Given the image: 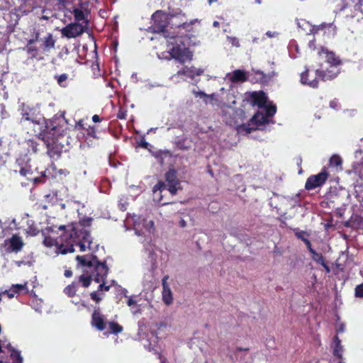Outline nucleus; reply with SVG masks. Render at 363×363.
Instances as JSON below:
<instances>
[{"instance_id":"1","label":"nucleus","mask_w":363,"mask_h":363,"mask_svg":"<svg viewBox=\"0 0 363 363\" xmlns=\"http://www.w3.org/2000/svg\"><path fill=\"white\" fill-rule=\"evenodd\" d=\"M61 230L62 244L59 247V252L62 255L72 253L74 252V247L75 245L79 247L81 252L86 250V243L88 244L87 247L92 249V240L89 231L84 228L78 229L72 224L70 225H61L58 227L52 225L47 228V230L50 233H55L56 229Z\"/></svg>"},{"instance_id":"2","label":"nucleus","mask_w":363,"mask_h":363,"mask_svg":"<svg viewBox=\"0 0 363 363\" xmlns=\"http://www.w3.org/2000/svg\"><path fill=\"white\" fill-rule=\"evenodd\" d=\"M76 260L78 265L82 267H94V281L100 284L96 291L90 293V298L96 303H99L104 297L103 292L108 291L111 289L110 285L105 284V280L109 272L106 262L99 261L97 257L94 255H77Z\"/></svg>"},{"instance_id":"3","label":"nucleus","mask_w":363,"mask_h":363,"mask_svg":"<svg viewBox=\"0 0 363 363\" xmlns=\"http://www.w3.org/2000/svg\"><path fill=\"white\" fill-rule=\"evenodd\" d=\"M165 182L158 181L152 189L153 200L161 205L168 204L169 202L164 199L163 192L167 190L172 196L177 194L181 189L180 181L177 178V171L172 168L164 174Z\"/></svg>"},{"instance_id":"4","label":"nucleus","mask_w":363,"mask_h":363,"mask_svg":"<svg viewBox=\"0 0 363 363\" xmlns=\"http://www.w3.org/2000/svg\"><path fill=\"white\" fill-rule=\"evenodd\" d=\"M169 24L168 16L167 14L161 11H156L151 17V26L149 27V32L152 33H162L164 37L169 38V43L174 44L175 42L177 43V37L170 35L167 30V27Z\"/></svg>"},{"instance_id":"5","label":"nucleus","mask_w":363,"mask_h":363,"mask_svg":"<svg viewBox=\"0 0 363 363\" xmlns=\"http://www.w3.org/2000/svg\"><path fill=\"white\" fill-rule=\"evenodd\" d=\"M308 69H306L301 74V82L303 84H306L312 88H317L318 86V79L322 81L332 80L337 76L338 72L334 69H327L325 70L316 69L315 78L313 79H309L308 78Z\"/></svg>"},{"instance_id":"6","label":"nucleus","mask_w":363,"mask_h":363,"mask_svg":"<svg viewBox=\"0 0 363 363\" xmlns=\"http://www.w3.org/2000/svg\"><path fill=\"white\" fill-rule=\"evenodd\" d=\"M50 134V133H40L41 140L46 146L49 157L58 160L62 155L63 146L57 143L55 137H51Z\"/></svg>"},{"instance_id":"7","label":"nucleus","mask_w":363,"mask_h":363,"mask_svg":"<svg viewBox=\"0 0 363 363\" xmlns=\"http://www.w3.org/2000/svg\"><path fill=\"white\" fill-rule=\"evenodd\" d=\"M21 160H18L17 162L19 166V173L21 176L26 177L28 180L33 181L35 184L40 183L43 179L41 177H38L35 174L37 172V168L33 169L30 164V160H28L27 162H21Z\"/></svg>"},{"instance_id":"8","label":"nucleus","mask_w":363,"mask_h":363,"mask_svg":"<svg viewBox=\"0 0 363 363\" xmlns=\"http://www.w3.org/2000/svg\"><path fill=\"white\" fill-rule=\"evenodd\" d=\"M322 33L323 36L334 37L337 28L333 23H322L320 25H310L309 34L316 35Z\"/></svg>"},{"instance_id":"9","label":"nucleus","mask_w":363,"mask_h":363,"mask_svg":"<svg viewBox=\"0 0 363 363\" xmlns=\"http://www.w3.org/2000/svg\"><path fill=\"white\" fill-rule=\"evenodd\" d=\"M329 174L325 168L318 174L310 176L305 184V189L306 190H313L317 187L323 186L327 181Z\"/></svg>"},{"instance_id":"10","label":"nucleus","mask_w":363,"mask_h":363,"mask_svg":"<svg viewBox=\"0 0 363 363\" xmlns=\"http://www.w3.org/2000/svg\"><path fill=\"white\" fill-rule=\"evenodd\" d=\"M21 121H30L34 124H40L44 120L40 112L34 107L23 105L21 109Z\"/></svg>"},{"instance_id":"11","label":"nucleus","mask_w":363,"mask_h":363,"mask_svg":"<svg viewBox=\"0 0 363 363\" xmlns=\"http://www.w3.org/2000/svg\"><path fill=\"white\" fill-rule=\"evenodd\" d=\"M86 28V26L80 23H71L62 28L61 34L67 38H74L81 35Z\"/></svg>"},{"instance_id":"12","label":"nucleus","mask_w":363,"mask_h":363,"mask_svg":"<svg viewBox=\"0 0 363 363\" xmlns=\"http://www.w3.org/2000/svg\"><path fill=\"white\" fill-rule=\"evenodd\" d=\"M40 42L39 49L43 54L50 53L55 48L56 39L50 33H47L43 38L39 39Z\"/></svg>"},{"instance_id":"13","label":"nucleus","mask_w":363,"mask_h":363,"mask_svg":"<svg viewBox=\"0 0 363 363\" xmlns=\"http://www.w3.org/2000/svg\"><path fill=\"white\" fill-rule=\"evenodd\" d=\"M318 54L321 59L324 60L331 66H337L341 64V60L340 57H337L335 52L329 51L325 48L322 47L318 50Z\"/></svg>"},{"instance_id":"14","label":"nucleus","mask_w":363,"mask_h":363,"mask_svg":"<svg viewBox=\"0 0 363 363\" xmlns=\"http://www.w3.org/2000/svg\"><path fill=\"white\" fill-rule=\"evenodd\" d=\"M91 324L99 331H103L106 327L104 316L101 314L99 308H95L91 315Z\"/></svg>"},{"instance_id":"15","label":"nucleus","mask_w":363,"mask_h":363,"mask_svg":"<svg viewBox=\"0 0 363 363\" xmlns=\"http://www.w3.org/2000/svg\"><path fill=\"white\" fill-rule=\"evenodd\" d=\"M9 244V250L10 252H18L24 246V242L21 236L14 234L9 239L5 240V245Z\"/></svg>"},{"instance_id":"16","label":"nucleus","mask_w":363,"mask_h":363,"mask_svg":"<svg viewBox=\"0 0 363 363\" xmlns=\"http://www.w3.org/2000/svg\"><path fill=\"white\" fill-rule=\"evenodd\" d=\"M250 97L253 105H257L259 108H264L266 106L267 96L263 91H253L251 94Z\"/></svg>"},{"instance_id":"17","label":"nucleus","mask_w":363,"mask_h":363,"mask_svg":"<svg viewBox=\"0 0 363 363\" xmlns=\"http://www.w3.org/2000/svg\"><path fill=\"white\" fill-rule=\"evenodd\" d=\"M168 279L169 276L167 275L162 280V300L166 305H170L173 301L172 293L167 281Z\"/></svg>"},{"instance_id":"18","label":"nucleus","mask_w":363,"mask_h":363,"mask_svg":"<svg viewBox=\"0 0 363 363\" xmlns=\"http://www.w3.org/2000/svg\"><path fill=\"white\" fill-rule=\"evenodd\" d=\"M203 73V70L199 68H196L195 67H184L183 69L179 70L177 72V75L182 76L185 75L190 78H194L196 76H201Z\"/></svg>"},{"instance_id":"19","label":"nucleus","mask_w":363,"mask_h":363,"mask_svg":"<svg viewBox=\"0 0 363 363\" xmlns=\"http://www.w3.org/2000/svg\"><path fill=\"white\" fill-rule=\"evenodd\" d=\"M333 354L338 359L337 363H344L342 362L343 347L341 345V340L337 335H335L333 340Z\"/></svg>"},{"instance_id":"20","label":"nucleus","mask_w":363,"mask_h":363,"mask_svg":"<svg viewBox=\"0 0 363 363\" xmlns=\"http://www.w3.org/2000/svg\"><path fill=\"white\" fill-rule=\"evenodd\" d=\"M39 33H37L35 34V38L33 39H30L25 47L24 50H26L27 53L31 55L32 58H37L38 55L39 48H37L33 44L38 41Z\"/></svg>"},{"instance_id":"21","label":"nucleus","mask_w":363,"mask_h":363,"mask_svg":"<svg viewBox=\"0 0 363 363\" xmlns=\"http://www.w3.org/2000/svg\"><path fill=\"white\" fill-rule=\"evenodd\" d=\"M247 79L246 72L244 70L235 69L232 76L230 77V81L233 83L244 82Z\"/></svg>"},{"instance_id":"22","label":"nucleus","mask_w":363,"mask_h":363,"mask_svg":"<svg viewBox=\"0 0 363 363\" xmlns=\"http://www.w3.org/2000/svg\"><path fill=\"white\" fill-rule=\"evenodd\" d=\"M62 242L61 240V235H60L59 238H53L50 236H45L43 240V244L46 247H51L52 246H57L59 253H60L59 252V247L62 244Z\"/></svg>"},{"instance_id":"23","label":"nucleus","mask_w":363,"mask_h":363,"mask_svg":"<svg viewBox=\"0 0 363 363\" xmlns=\"http://www.w3.org/2000/svg\"><path fill=\"white\" fill-rule=\"evenodd\" d=\"M363 4V0H346L345 4L341 8V11L348 7H353L355 11H362L361 7Z\"/></svg>"},{"instance_id":"24","label":"nucleus","mask_w":363,"mask_h":363,"mask_svg":"<svg viewBox=\"0 0 363 363\" xmlns=\"http://www.w3.org/2000/svg\"><path fill=\"white\" fill-rule=\"evenodd\" d=\"M154 156L157 159V162L160 164L162 165L164 163V159L172 157V153L169 150H160L156 152L154 154Z\"/></svg>"},{"instance_id":"25","label":"nucleus","mask_w":363,"mask_h":363,"mask_svg":"<svg viewBox=\"0 0 363 363\" xmlns=\"http://www.w3.org/2000/svg\"><path fill=\"white\" fill-rule=\"evenodd\" d=\"M268 121L267 116L260 112H257L250 119V122L256 125H261Z\"/></svg>"},{"instance_id":"26","label":"nucleus","mask_w":363,"mask_h":363,"mask_svg":"<svg viewBox=\"0 0 363 363\" xmlns=\"http://www.w3.org/2000/svg\"><path fill=\"white\" fill-rule=\"evenodd\" d=\"M171 56L179 61H183L182 57H184V49L180 47V45H177L176 46H173L171 50L169 51Z\"/></svg>"},{"instance_id":"27","label":"nucleus","mask_w":363,"mask_h":363,"mask_svg":"<svg viewBox=\"0 0 363 363\" xmlns=\"http://www.w3.org/2000/svg\"><path fill=\"white\" fill-rule=\"evenodd\" d=\"M11 352L10 358L12 360V363H23V357L21 354V352L11 347L9 348Z\"/></svg>"},{"instance_id":"28","label":"nucleus","mask_w":363,"mask_h":363,"mask_svg":"<svg viewBox=\"0 0 363 363\" xmlns=\"http://www.w3.org/2000/svg\"><path fill=\"white\" fill-rule=\"evenodd\" d=\"M87 268L89 269V270L91 272V274L89 276H85V275L82 274L79 278V282H81L82 285L86 288L89 286V285L91 284V280L92 279L94 280L93 272H94V267H87Z\"/></svg>"},{"instance_id":"29","label":"nucleus","mask_w":363,"mask_h":363,"mask_svg":"<svg viewBox=\"0 0 363 363\" xmlns=\"http://www.w3.org/2000/svg\"><path fill=\"white\" fill-rule=\"evenodd\" d=\"M108 328H109L108 333H110V334L118 335V334L121 333L123 330V328L122 325H121L120 324H118V323L114 322V321L108 322Z\"/></svg>"},{"instance_id":"30","label":"nucleus","mask_w":363,"mask_h":363,"mask_svg":"<svg viewBox=\"0 0 363 363\" xmlns=\"http://www.w3.org/2000/svg\"><path fill=\"white\" fill-rule=\"evenodd\" d=\"M72 13L76 21L75 23H79L80 21H84L86 25L87 24L88 21H85V14L81 9L74 8L72 11Z\"/></svg>"},{"instance_id":"31","label":"nucleus","mask_w":363,"mask_h":363,"mask_svg":"<svg viewBox=\"0 0 363 363\" xmlns=\"http://www.w3.org/2000/svg\"><path fill=\"white\" fill-rule=\"evenodd\" d=\"M57 126L55 124V121H50L46 123L45 130L42 133H50V136L55 137L57 133Z\"/></svg>"},{"instance_id":"32","label":"nucleus","mask_w":363,"mask_h":363,"mask_svg":"<svg viewBox=\"0 0 363 363\" xmlns=\"http://www.w3.org/2000/svg\"><path fill=\"white\" fill-rule=\"evenodd\" d=\"M354 173L357 175L360 179H363V160L360 162H356L352 165Z\"/></svg>"},{"instance_id":"33","label":"nucleus","mask_w":363,"mask_h":363,"mask_svg":"<svg viewBox=\"0 0 363 363\" xmlns=\"http://www.w3.org/2000/svg\"><path fill=\"white\" fill-rule=\"evenodd\" d=\"M77 285L74 282L67 286L64 289V293L69 297L72 298L76 295Z\"/></svg>"},{"instance_id":"34","label":"nucleus","mask_w":363,"mask_h":363,"mask_svg":"<svg viewBox=\"0 0 363 363\" xmlns=\"http://www.w3.org/2000/svg\"><path fill=\"white\" fill-rule=\"evenodd\" d=\"M186 141H187V139L186 138H182L178 139L175 142V145L179 150H187L189 149L190 145H186Z\"/></svg>"},{"instance_id":"35","label":"nucleus","mask_w":363,"mask_h":363,"mask_svg":"<svg viewBox=\"0 0 363 363\" xmlns=\"http://www.w3.org/2000/svg\"><path fill=\"white\" fill-rule=\"evenodd\" d=\"M311 255L313 260L319 264H323L324 262L325 261V259L323 257V255L321 253L317 252L316 251L311 254Z\"/></svg>"},{"instance_id":"36","label":"nucleus","mask_w":363,"mask_h":363,"mask_svg":"<svg viewBox=\"0 0 363 363\" xmlns=\"http://www.w3.org/2000/svg\"><path fill=\"white\" fill-rule=\"evenodd\" d=\"M266 114L267 118L273 116L277 112V107L275 105H269L266 106Z\"/></svg>"},{"instance_id":"37","label":"nucleus","mask_w":363,"mask_h":363,"mask_svg":"<svg viewBox=\"0 0 363 363\" xmlns=\"http://www.w3.org/2000/svg\"><path fill=\"white\" fill-rule=\"evenodd\" d=\"M27 145H28V147L30 148L31 150L34 153H36L38 151V143L36 141H35L33 139H29L27 141Z\"/></svg>"},{"instance_id":"38","label":"nucleus","mask_w":363,"mask_h":363,"mask_svg":"<svg viewBox=\"0 0 363 363\" xmlns=\"http://www.w3.org/2000/svg\"><path fill=\"white\" fill-rule=\"evenodd\" d=\"M227 40L233 47L239 48L240 46L239 39L235 36H227Z\"/></svg>"},{"instance_id":"39","label":"nucleus","mask_w":363,"mask_h":363,"mask_svg":"<svg viewBox=\"0 0 363 363\" xmlns=\"http://www.w3.org/2000/svg\"><path fill=\"white\" fill-rule=\"evenodd\" d=\"M86 134L93 138H96V129L95 126L89 125L85 129Z\"/></svg>"},{"instance_id":"40","label":"nucleus","mask_w":363,"mask_h":363,"mask_svg":"<svg viewBox=\"0 0 363 363\" xmlns=\"http://www.w3.org/2000/svg\"><path fill=\"white\" fill-rule=\"evenodd\" d=\"M55 78L57 79V83L61 86H65L63 82H66L68 79V75L67 74H62L60 75L55 76Z\"/></svg>"},{"instance_id":"41","label":"nucleus","mask_w":363,"mask_h":363,"mask_svg":"<svg viewBox=\"0 0 363 363\" xmlns=\"http://www.w3.org/2000/svg\"><path fill=\"white\" fill-rule=\"evenodd\" d=\"M330 162L332 165L339 166L342 164L341 158L337 155H333L330 160Z\"/></svg>"},{"instance_id":"42","label":"nucleus","mask_w":363,"mask_h":363,"mask_svg":"<svg viewBox=\"0 0 363 363\" xmlns=\"http://www.w3.org/2000/svg\"><path fill=\"white\" fill-rule=\"evenodd\" d=\"M355 296L363 298V283L359 284L355 288Z\"/></svg>"},{"instance_id":"43","label":"nucleus","mask_w":363,"mask_h":363,"mask_svg":"<svg viewBox=\"0 0 363 363\" xmlns=\"http://www.w3.org/2000/svg\"><path fill=\"white\" fill-rule=\"evenodd\" d=\"M306 234V232L305 231H303V230H298V229H296V232H295V235L297 238L301 240L302 241H303V240H306L307 238H306L304 237V235Z\"/></svg>"},{"instance_id":"44","label":"nucleus","mask_w":363,"mask_h":363,"mask_svg":"<svg viewBox=\"0 0 363 363\" xmlns=\"http://www.w3.org/2000/svg\"><path fill=\"white\" fill-rule=\"evenodd\" d=\"M303 242L306 244L311 254H313L315 251L314 249L312 248L311 243L308 239L303 240Z\"/></svg>"},{"instance_id":"45","label":"nucleus","mask_w":363,"mask_h":363,"mask_svg":"<svg viewBox=\"0 0 363 363\" xmlns=\"http://www.w3.org/2000/svg\"><path fill=\"white\" fill-rule=\"evenodd\" d=\"M117 118L118 119H125L126 111L121 108L117 113Z\"/></svg>"},{"instance_id":"46","label":"nucleus","mask_w":363,"mask_h":363,"mask_svg":"<svg viewBox=\"0 0 363 363\" xmlns=\"http://www.w3.org/2000/svg\"><path fill=\"white\" fill-rule=\"evenodd\" d=\"M193 93L196 97H198V96L207 97V96H208V94H206V93H204L203 91H196L194 90Z\"/></svg>"},{"instance_id":"47","label":"nucleus","mask_w":363,"mask_h":363,"mask_svg":"<svg viewBox=\"0 0 363 363\" xmlns=\"http://www.w3.org/2000/svg\"><path fill=\"white\" fill-rule=\"evenodd\" d=\"M91 221H92V218H85V219L82 220L81 223L83 226H90Z\"/></svg>"},{"instance_id":"48","label":"nucleus","mask_w":363,"mask_h":363,"mask_svg":"<svg viewBox=\"0 0 363 363\" xmlns=\"http://www.w3.org/2000/svg\"><path fill=\"white\" fill-rule=\"evenodd\" d=\"M77 128L79 130H85L86 127H84V123L82 120H80L77 122L76 125Z\"/></svg>"},{"instance_id":"49","label":"nucleus","mask_w":363,"mask_h":363,"mask_svg":"<svg viewBox=\"0 0 363 363\" xmlns=\"http://www.w3.org/2000/svg\"><path fill=\"white\" fill-rule=\"evenodd\" d=\"M4 228L3 226L2 222L0 220V238H4Z\"/></svg>"},{"instance_id":"50","label":"nucleus","mask_w":363,"mask_h":363,"mask_svg":"<svg viewBox=\"0 0 363 363\" xmlns=\"http://www.w3.org/2000/svg\"><path fill=\"white\" fill-rule=\"evenodd\" d=\"M92 121L94 123H99V122H101L102 121V118H101L99 115L96 114V115H94L92 116Z\"/></svg>"},{"instance_id":"51","label":"nucleus","mask_w":363,"mask_h":363,"mask_svg":"<svg viewBox=\"0 0 363 363\" xmlns=\"http://www.w3.org/2000/svg\"><path fill=\"white\" fill-rule=\"evenodd\" d=\"M158 358L160 360V363H167V359L161 353L158 354Z\"/></svg>"},{"instance_id":"52","label":"nucleus","mask_w":363,"mask_h":363,"mask_svg":"<svg viewBox=\"0 0 363 363\" xmlns=\"http://www.w3.org/2000/svg\"><path fill=\"white\" fill-rule=\"evenodd\" d=\"M135 303H136V301L132 298H129L127 301V304L128 306H131L133 305H135Z\"/></svg>"},{"instance_id":"53","label":"nucleus","mask_w":363,"mask_h":363,"mask_svg":"<svg viewBox=\"0 0 363 363\" xmlns=\"http://www.w3.org/2000/svg\"><path fill=\"white\" fill-rule=\"evenodd\" d=\"M37 177H41V179H43V181L40 183L44 182H45V178L46 177V170L42 171L40 172V177L37 176Z\"/></svg>"},{"instance_id":"54","label":"nucleus","mask_w":363,"mask_h":363,"mask_svg":"<svg viewBox=\"0 0 363 363\" xmlns=\"http://www.w3.org/2000/svg\"><path fill=\"white\" fill-rule=\"evenodd\" d=\"M64 275L65 277H71L72 276V272L71 270H65V273H64Z\"/></svg>"},{"instance_id":"55","label":"nucleus","mask_w":363,"mask_h":363,"mask_svg":"<svg viewBox=\"0 0 363 363\" xmlns=\"http://www.w3.org/2000/svg\"><path fill=\"white\" fill-rule=\"evenodd\" d=\"M38 230L35 229V228H30V233L32 235H36L38 233Z\"/></svg>"},{"instance_id":"56","label":"nucleus","mask_w":363,"mask_h":363,"mask_svg":"<svg viewBox=\"0 0 363 363\" xmlns=\"http://www.w3.org/2000/svg\"><path fill=\"white\" fill-rule=\"evenodd\" d=\"M320 265H322L324 269H325V271L327 272H330V267L328 265L327 262L325 261L323 264H321Z\"/></svg>"},{"instance_id":"57","label":"nucleus","mask_w":363,"mask_h":363,"mask_svg":"<svg viewBox=\"0 0 363 363\" xmlns=\"http://www.w3.org/2000/svg\"><path fill=\"white\" fill-rule=\"evenodd\" d=\"M249 125H243L244 130H245L247 132L250 133L252 130H255L256 128H248Z\"/></svg>"},{"instance_id":"58","label":"nucleus","mask_w":363,"mask_h":363,"mask_svg":"<svg viewBox=\"0 0 363 363\" xmlns=\"http://www.w3.org/2000/svg\"><path fill=\"white\" fill-rule=\"evenodd\" d=\"M148 145H149V144H148V143H147V142H146V141H145V140L142 141V142H141V143H140V145H141L143 147H144V148H147V146H148Z\"/></svg>"},{"instance_id":"59","label":"nucleus","mask_w":363,"mask_h":363,"mask_svg":"<svg viewBox=\"0 0 363 363\" xmlns=\"http://www.w3.org/2000/svg\"><path fill=\"white\" fill-rule=\"evenodd\" d=\"M57 1H58L59 4H61L63 6H65V4H67L68 3L67 0H57Z\"/></svg>"},{"instance_id":"60","label":"nucleus","mask_w":363,"mask_h":363,"mask_svg":"<svg viewBox=\"0 0 363 363\" xmlns=\"http://www.w3.org/2000/svg\"><path fill=\"white\" fill-rule=\"evenodd\" d=\"M237 351L241 352V351H249V348H243L238 347H237Z\"/></svg>"},{"instance_id":"61","label":"nucleus","mask_w":363,"mask_h":363,"mask_svg":"<svg viewBox=\"0 0 363 363\" xmlns=\"http://www.w3.org/2000/svg\"><path fill=\"white\" fill-rule=\"evenodd\" d=\"M266 35H267L268 37H270V38L273 36V35H272V32H271V31H267V32L266 33Z\"/></svg>"},{"instance_id":"62","label":"nucleus","mask_w":363,"mask_h":363,"mask_svg":"<svg viewBox=\"0 0 363 363\" xmlns=\"http://www.w3.org/2000/svg\"><path fill=\"white\" fill-rule=\"evenodd\" d=\"M215 96V94H212L211 95H208V96H207L206 98H211V99H213Z\"/></svg>"},{"instance_id":"63","label":"nucleus","mask_w":363,"mask_h":363,"mask_svg":"<svg viewBox=\"0 0 363 363\" xmlns=\"http://www.w3.org/2000/svg\"><path fill=\"white\" fill-rule=\"evenodd\" d=\"M213 25V26L217 27L219 26V23L218 21H214Z\"/></svg>"},{"instance_id":"64","label":"nucleus","mask_w":363,"mask_h":363,"mask_svg":"<svg viewBox=\"0 0 363 363\" xmlns=\"http://www.w3.org/2000/svg\"><path fill=\"white\" fill-rule=\"evenodd\" d=\"M208 3H209L210 4H213V3L217 2V1H218V0H208Z\"/></svg>"}]
</instances>
